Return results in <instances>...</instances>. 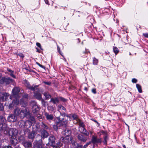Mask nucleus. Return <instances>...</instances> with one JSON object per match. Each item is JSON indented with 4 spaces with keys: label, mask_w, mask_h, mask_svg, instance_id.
Instances as JSON below:
<instances>
[{
    "label": "nucleus",
    "mask_w": 148,
    "mask_h": 148,
    "mask_svg": "<svg viewBox=\"0 0 148 148\" xmlns=\"http://www.w3.org/2000/svg\"><path fill=\"white\" fill-rule=\"evenodd\" d=\"M18 133L17 130L15 129H11L9 130V132L8 134L12 136L10 142L11 143L14 145H15L18 143V141L16 138V136Z\"/></svg>",
    "instance_id": "nucleus-1"
},
{
    "label": "nucleus",
    "mask_w": 148,
    "mask_h": 148,
    "mask_svg": "<svg viewBox=\"0 0 148 148\" xmlns=\"http://www.w3.org/2000/svg\"><path fill=\"white\" fill-rule=\"evenodd\" d=\"M73 139L72 137L71 136H66L64 138L62 137L61 138V140H63L65 143L72 144L75 146V148H82V146L78 145L77 143L74 141L73 142Z\"/></svg>",
    "instance_id": "nucleus-2"
},
{
    "label": "nucleus",
    "mask_w": 148,
    "mask_h": 148,
    "mask_svg": "<svg viewBox=\"0 0 148 148\" xmlns=\"http://www.w3.org/2000/svg\"><path fill=\"white\" fill-rule=\"evenodd\" d=\"M20 92V90L19 88L17 87H15L12 90V96L14 98H18V97H20L21 95Z\"/></svg>",
    "instance_id": "nucleus-3"
},
{
    "label": "nucleus",
    "mask_w": 148,
    "mask_h": 148,
    "mask_svg": "<svg viewBox=\"0 0 148 148\" xmlns=\"http://www.w3.org/2000/svg\"><path fill=\"white\" fill-rule=\"evenodd\" d=\"M74 122L75 123L78 124L80 126L79 127V130L81 132L84 133V132L86 131V130L84 127V125L83 123L79 119H77V121L76 122L74 121Z\"/></svg>",
    "instance_id": "nucleus-4"
},
{
    "label": "nucleus",
    "mask_w": 148,
    "mask_h": 148,
    "mask_svg": "<svg viewBox=\"0 0 148 148\" xmlns=\"http://www.w3.org/2000/svg\"><path fill=\"white\" fill-rule=\"evenodd\" d=\"M29 123V127H30L32 125V123L29 121H26L25 122L21 120L18 122V125L20 127H25L26 126H27V123Z\"/></svg>",
    "instance_id": "nucleus-5"
},
{
    "label": "nucleus",
    "mask_w": 148,
    "mask_h": 148,
    "mask_svg": "<svg viewBox=\"0 0 148 148\" xmlns=\"http://www.w3.org/2000/svg\"><path fill=\"white\" fill-rule=\"evenodd\" d=\"M20 103L18 100L17 98L13 100L12 103H10L9 106L7 105L8 108L10 109H12L14 107H15L16 106L18 105Z\"/></svg>",
    "instance_id": "nucleus-6"
},
{
    "label": "nucleus",
    "mask_w": 148,
    "mask_h": 148,
    "mask_svg": "<svg viewBox=\"0 0 148 148\" xmlns=\"http://www.w3.org/2000/svg\"><path fill=\"white\" fill-rule=\"evenodd\" d=\"M31 105L32 106V110L34 113H35L39 110V108L35 101L31 102Z\"/></svg>",
    "instance_id": "nucleus-7"
},
{
    "label": "nucleus",
    "mask_w": 148,
    "mask_h": 148,
    "mask_svg": "<svg viewBox=\"0 0 148 148\" xmlns=\"http://www.w3.org/2000/svg\"><path fill=\"white\" fill-rule=\"evenodd\" d=\"M55 141V139L53 136H50L49 138V142L47 144V145L53 146V148H54L55 147V146H54Z\"/></svg>",
    "instance_id": "nucleus-8"
},
{
    "label": "nucleus",
    "mask_w": 148,
    "mask_h": 148,
    "mask_svg": "<svg viewBox=\"0 0 148 148\" xmlns=\"http://www.w3.org/2000/svg\"><path fill=\"white\" fill-rule=\"evenodd\" d=\"M9 94L8 93L3 92L0 93V101H4L6 100Z\"/></svg>",
    "instance_id": "nucleus-9"
},
{
    "label": "nucleus",
    "mask_w": 148,
    "mask_h": 148,
    "mask_svg": "<svg viewBox=\"0 0 148 148\" xmlns=\"http://www.w3.org/2000/svg\"><path fill=\"white\" fill-rule=\"evenodd\" d=\"M25 85L28 88L33 91H34L36 90L37 89L38 87V86H31L29 83L26 81H25Z\"/></svg>",
    "instance_id": "nucleus-10"
},
{
    "label": "nucleus",
    "mask_w": 148,
    "mask_h": 148,
    "mask_svg": "<svg viewBox=\"0 0 148 148\" xmlns=\"http://www.w3.org/2000/svg\"><path fill=\"white\" fill-rule=\"evenodd\" d=\"M28 114V110L27 109L25 108L21 110L19 116L21 118H23L25 117Z\"/></svg>",
    "instance_id": "nucleus-11"
},
{
    "label": "nucleus",
    "mask_w": 148,
    "mask_h": 148,
    "mask_svg": "<svg viewBox=\"0 0 148 148\" xmlns=\"http://www.w3.org/2000/svg\"><path fill=\"white\" fill-rule=\"evenodd\" d=\"M28 97V95L27 94L25 95L23 97L21 100L20 102V103L22 105L23 107H25L26 106L27 102V98Z\"/></svg>",
    "instance_id": "nucleus-12"
},
{
    "label": "nucleus",
    "mask_w": 148,
    "mask_h": 148,
    "mask_svg": "<svg viewBox=\"0 0 148 148\" xmlns=\"http://www.w3.org/2000/svg\"><path fill=\"white\" fill-rule=\"evenodd\" d=\"M16 120V117L13 114L10 115L8 118V121L10 122H14Z\"/></svg>",
    "instance_id": "nucleus-13"
},
{
    "label": "nucleus",
    "mask_w": 148,
    "mask_h": 148,
    "mask_svg": "<svg viewBox=\"0 0 148 148\" xmlns=\"http://www.w3.org/2000/svg\"><path fill=\"white\" fill-rule=\"evenodd\" d=\"M45 115L47 119L49 121L53 120L54 118V116L53 115L49 114L47 112H45Z\"/></svg>",
    "instance_id": "nucleus-14"
},
{
    "label": "nucleus",
    "mask_w": 148,
    "mask_h": 148,
    "mask_svg": "<svg viewBox=\"0 0 148 148\" xmlns=\"http://www.w3.org/2000/svg\"><path fill=\"white\" fill-rule=\"evenodd\" d=\"M22 144L26 148L29 147H31L32 143L30 142L24 141L23 142Z\"/></svg>",
    "instance_id": "nucleus-15"
},
{
    "label": "nucleus",
    "mask_w": 148,
    "mask_h": 148,
    "mask_svg": "<svg viewBox=\"0 0 148 148\" xmlns=\"http://www.w3.org/2000/svg\"><path fill=\"white\" fill-rule=\"evenodd\" d=\"M67 117L68 118H69V119H73L74 121L76 122L77 121V119H79L78 118L77 116L75 114H73V115H70L69 116H66L65 117Z\"/></svg>",
    "instance_id": "nucleus-16"
},
{
    "label": "nucleus",
    "mask_w": 148,
    "mask_h": 148,
    "mask_svg": "<svg viewBox=\"0 0 148 148\" xmlns=\"http://www.w3.org/2000/svg\"><path fill=\"white\" fill-rule=\"evenodd\" d=\"M77 138L79 140L83 142H85L87 140L86 138L81 134H79L78 135Z\"/></svg>",
    "instance_id": "nucleus-17"
},
{
    "label": "nucleus",
    "mask_w": 148,
    "mask_h": 148,
    "mask_svg": "<svg viewBox=\"0 0 148 148\" xmlns=\"http://www.w3.org/2000/svg\"><path fill=\"white\" fill-rule=\"evenodd\" d=\"M34 97L37 99L40 100L42 98L41 94L38 92H35L34 94Z\"/></svg>",
    "instance_id": "nucleus-18"
},
{
    "label": "nucleus",
    "mask_w": 148,
    "mask_h": 148,
    "mask_svg": "<svg viewBox=\"0 0 148 148\" xmlns=\"http://www.w3.org/2000/svg\"><path fill=\"white\" fill-rule=\"evenodd\" d=\"M62 133L63 134H64L66 136H69L71 133V132L69 130L66 129Z\"/></svg>",
    "instance_id": "nucleus-19"
},
{
    "label": "nucleus",
    "mask_w": 148,
    "mask_h": 148,
    "mask_svg": "<svg viewBox=\"0 0 148 148\" xmlns=\"http://www.w3.org/2000/svg\"><path fill=\"white\" fill-rule=\"evenodd\" d=\"M41 136L42 138H45L47 137L49 135L48 133L45 130H42L41 132Z\"/></svg>",
    "instance_id": "nucleus-20"
},
{
    "label": "nucleus",
    "mask_w": 148,
    "mask_h": 148,
    "mask_svg": "<svg viewBox=\"0 0 148 148\" xmlns=\"http://www.w3.org/2000/svg\"><path fill=\"white\" fill-rule=\"evenodd\" d=\"M60 117H59L60 121V123L62 125H66L67 123V121L66 120V119H62Z\"/></svg>",
    "instance_id": "nucleus-21"
},
{
    "label": "nucleus",
    "mask_w": 148,
    "mask_h": 148,
    "mask_svg": "<svg viewBox=\"0 0 148 148\" xmlns=\"http://www.w3.org/2000/svg\"><path fill=\"white\" fill-rule=\"evenodd\" d=\"M4 83L5 84H7L9 83L12 81V80L9 77H4Z\"/></svg>",
    "instance_id": "nucleus-22"
},
{
    "label": "nucleus",
    "mask_w": 148,
    "mask_h": 148,
    "mask_svg": "<svg viewBox=\"0 0 148 148\" xmlns=\"http://www.w3.org/2000/svg\"><path fill=\"white\" fill-rule=\"evenodd\" d=\"M34 147V148H45L42 144L38 143L35 144Z\"/></svg>",
    "instance_id": "nucleus-23"
},
{
    "label": "nucleus",
    "mask_w": 148,
    "mask_h": 148,
    "mask_svg": "<svg viewBox=\"0 0 148 148\" xmlns=\"http://www.w3.org/2000/svg\"><path fill=\"white\" fill-rule=\"evenodd\" d=\"M21 110L18 108L16 109L14 111V113L15 115L16 116H19L21 112Z\"/></svg>",
    "instance_id": "nucleus-24"
},
{
    "label": "nucleus",
    "mask_w": 148,
    "mask_h": 148,
    "mask_svg": "<svg viewBox=\"0 0 148 148\" xmlns=\"http://www.w3.org/2000/svg\"><path fill=\"white\" fill-rule=\"evenodd\" d=\"M17 141H18V142H22L23 144V142L25 141V138L22 136H20L18 138Z\"/></svg>",
    "instance_id": "nucleus-25"
},
{
    "label": "nucleus",
    "mask_w": 148,
    "mask_h": 148,
    "mask_svg": "<svg viewBox=\"0 0 148 148\" xmlns=\"http://www.w3.org/2000/svg\"><path fill=\"white\" fill-rule=\"evenodd\" d=\"M51 102H52L54 104H57L58 102V100L57 98H51Z\"/></svg>",
    "instance_id": "nucleus-26"
},
{
    "label": "nucleus",
    "mask_w": 148,
    "mask_h": 148,
    "mask_svg": "<svg viewBox=\"0 0 148 148\" xmlns=\"http://www.w3.org/2000/svg\"><path fill=\"white\" fill-rule=\"evenodd\" d=\"M136 87L138 90V92L139 93H142V90L141 86L138 84H136Z\"/></svg>",
    "instance_id": "nucleus-27"
},
{
    "label": "nucleus",
    "mask_w": 148,
    "mask_h": 148,
    "mask_svg": "<svg viewBox=\"0 0 148 148\" xmlns=\"http://www.w3.org/2000/svg\"><path fill=\"white\" fill-rule=\"evenodd\" d=\"M35 133H30L28 135V137L29 138H33L35 136Z\"/></svg>",
    "instance_id": "nucleus-28"
},
{
    "label": "nucleus",
    "mask_w": 148,
    "mask_h": 148,
    "mask_svg": "<svg viewBox=\"0 0 148 148\" xmlns=\"http://www.w3.org/2000/svg\"><path fill=\"white\" fill-rule=\"evenodd\" d=\"M62 145V143L60 141H59L57 143L56 145L55 146L54 148H60Z\"/></svg>",
    "instance_id": "nucleus-29"
},
{
    "label": "nucleus",
    "mask_w": 148,
    "mask_h": 148,
    "mask_svg": "<svg viewBox=\"0 0 148 148\" xmlns=\"http://www.w3.org/2000/svg\"><path fill=\"white\" fill-rule=\"evenodd\" d=\"M44 95L47 99L50 98L51 97V95L48 93L45 92L44 93Z\"/></svg>",
    "instance_id": "nucleus-30"
},
{
    "label": "nucleus",
    "mask_w": 148,
    "mask_h": 148,
    "mask_svg": "<svg viewBox=\"0 0 148 148\" xmlns=\"http://www.w3.org/2000/svg\"><path fill=\"white\" fill-rule=\"evenodd\" d=\"M113 51L116 54H117L119 52L118 49L116 47H113Z\"/></svg>",
    "instance_id": "nucleus-31"
},
{
    "label": "nucleus",
    "mask_w": 148,
    "mask_h": 148,
    "mask_svg": "<svg viewBox=\"0 0 148 148\" xmlns=\"http://www.w3.org/2000/svg\"><path fill=\"white\" fill-rule=\"evenodd\" d=\"M98 63V60L95 58H93V64L95 65H96Z\"/></svg>",
    "instance_id": "nucleus-32"
},
{
    "label": "nucleus",
    "mask_w": 148,
    "mask_h": 148,
    "mask_svg": "<svg viewBox=\"0 0 148 148\" xmlns=\"http://www.w3.org/2000/svg\"><path fill=\"white\" fill-rule=\"evenodd\" d=\"M58 110H60L62 109V110H66L65 108H64L63 106H62V105H58Z\"/></svg>",
    "instance_id": "nucleus-33"
},
{
    "label": "nucleus",
    "mask_w": 148,
    "mask_h": 148,
    "mask_svg": "<svg viewBox=\"0 0 148 148\" xmlns=\"http://www.w3.org/2000/svg\"><path fill=\"white\" fill-rule=\"evenodd\" d=\"M97 139V138L96 137H93L92 139V143H96V141Z\"/></svg>",
    "instance_id": "nucleus-34"
},
{
    "label": "nucleus",
    "mask_w": 148,
    "mask_h": 148,
    "mask_svg": "<svg viewBox=\"0 0 148 148\" xmlns=\"http://www.w3.org/2000/svg\"><path fill=\"white\" fill-rule=\"evenodd\" d=\"M60 124V122L57 124V125H53V128L55 130H57L58 129V124Z\"/></svg>",
    "instance_id": "nucleus-35"
},
{
    "label": "nucleus",
    "mask_w": 148,
    "mask_h": 148,
    "mask_svg": "<svg viewBox=\"0 0 148 148\" xmlns=\"http://www.w3.org/2000/svg\"><path fill=\"white\" fill-rule=\"evenodd\" d=\"M4 77L0 79V84H4Z\"/></svg>",
    "instance_id": "nucleus-36"
},
{
    "label": "nucleus",
    "mask_w": 148,
    "mask_h": 148,
    "mask_svg": "<svg viewBox=\"0 0 148 148\" xmlns=\"http://www.w3.org/2000/svg\"><path fill=\"white\" fill-rule=\"evenodd\" d=\"M42 126L44 128L46 129H47L48 128V127H47V126L46 125H45V124H44V123H42Z\"/></svg>",
    "instance_id": "nucleus-37"
},
{
    "label": "nucleus",
    "mask_w": 148,
    "mask_h": 148,
    "mask_svg": "<svg viewBox=\"0 0 148 148\" xmlns=\"http://www.w3.org/2000/svg\"><path fill=\"white\" fill-rule=\"evenodd\" d=\"M40 100L41 101V102H42V104L43 106H45L46 105L45 104L46 102L43 99H42V98L41 99H40Z\"/></svg>",
    "instance_id": "nucleus-38"
},
{
    "label": "nucleus",
    "mask_w": 148,
    "mask_h": 148,
    "mask_svg": "<svg viewBox=\"0 0 148 148\" xmlns=\"http://www.w3.org/2000/svg\"><path fill=\"white\" fill-rule=\"evenodd\" d=\"M3 110V104L0 103V110Z\"/></svg>",
    "instance_id": "nucleus-39"
},
{
    "label": "nucleus",
    "mask_w": 148,
    "mask_h": 148,
    "mask_svg": "<svg viewBox=\"0 0 148 148\" xmlns=\"http://www.w3.org/2000/svg\"><path fill=\"white\" fill-rule=\"evenodd\" d=\"M92 92L94 94L96 93V89L95 88H92L91 90Z\"/></svg>",
    "instance_id": "nucleus-40"
},
{
    "label": "nucleus",
    "mask_w": 148,
    "mask_h": 148,
    "mask_svg": "<svg viewBox=\"0 0 148 148\" xmlns=\"http://www.w3.org/2000/svg\"><path fill=\"white\" fill-rule=\"evenodd\" d=\"M36 45L38 47H39L40 49H42L40 43L37 42L36 43Z\"/></svg>",
    "instance_id": "nucleus-41"
},
{
    "label": "nucleus",
    "mask_w": 148,
    "mask_h": 148,
    "mask_svg": "<svg viewBox=\"0 0 148 148\" xmlns=\"http://www.w3.org/2000/svg\"><path fill=\"white\" fill-rule=\"evenodd\" d=\"M137 80L135 78L132 79V82L133 83H136L137 82Z\"/></svg>",
    "instance_id": "nucleus-42"
},
{
    "label": "nucleus",
    "mask_w": 148,
    "mask_h": 148,
    "mask_svg": "<svg viewBox=\"0 0 148 148\" xmlns=\"http://www.w3.org/2000/svg\"><path fill=\"white\" fill-rule=\"evenodd\" d=\"M36 64H37L39 66H40V67H41L43 68V69H44L45 68V67L44 66H42L40 64H39V63H38V62H36Z\"/></svg>",
    "instance_id": "nucleus-43"
},
{
    "label": "nucleus",
    "mask_w": 148,
    "mask_h": 148,
    "mask_svg": "<svg viewBox=\"0 0 148 148\" xmlns=\"http://www.w3.org/2000/svg\"><path fill=\"white\" fill-rule=\"evenodd\" d=\"M45 84H47V85H50L51 84V83L50 82H43Z\"/></svg>",
    "instance_id": "nucleus-44"
},
{
    "label": "nucleus",
    "mask_w": 148,
    "mask_h": 148,
    "mask_svg": "<svg viewBox=\"0 0 148 148\" xmlns=\"http://www.w3.org/2000/svg\"><path fill=\"white\" fill-rule=\"evenodd\" d=\"M101 141V140L100 139H97L96 143H100Z\"/></svg>",
    "instance_id": "nucleus-45"
},
{
    "label": "nucleus",
    "mask_w": 148,
    "mask_h": 148,
    "mask_svg": "<svg viewBox=\"0 0 148 148\" xmlns=\"http://www.w3.org/2000/svg\"><path fill=\"white\" fill-rule=\"evenodd\" d=\"M57 49H58V52H59L60 53L62 56V53L60 51V48L58 46L57 47Z\"/></svg>",
    "instance_id": "nucleus-46"
},
{
    "label": "nucleus",
    "mask_w": 148,
    "mask_h": 148,
    "mask_svg": "<svg viewBox=\"0 0 148 148\" xmlns=\"http://www.w3.org/2000/svg\"><path fill=\"white\" fill-rule=\"evenodd\" d=\"M18 56H19L20 57L22 58H23L24 57V56L23 54L20 53L18 54H17Z\"/></svg>",
    "instance_id": "nucleus-47"
},
{
    "label": "nucleus",
    "mask_w": 148,
    "mask_h": 148,
    "mask_svg": "<svg viewBox=\"0 0 148 148\" xmlns=\"http://www.w3.org/2000/svg\"><path fill=\"white\" fill-rule=\"evenodd\" d=\"M29 119H30L31 121L33 122H34L35 121V119L33 117H31Z\"/></svg>",
    "instance_id": "nucleus-48"
},
{
    "label": "nucleus",
    "mask_w": 148,
    "mask_h": 148,
    "mask_svg": "<svg viewBox=\"0 0 148 148\" xmlns=\"http://www.w3.org/2000/svg\"><path fill=\"white\" fill-rule=\"evenodd\" d=\"M3 148H12L11 146H5L3 147Z\"/></svg>",
    "instance_id": "nucleus-49"
},
{
    "label": "nucleus",
    "mask_w": 148,
    "mask_h": 148,
    "mask_svg": "<svg viewBox=\"0 0 148 148\" xmlns=\"http://www.w3.org/2000/svg\"><path fill=\"white\" fill-rule=\"evenodd\" d=\"M144 36L146 38H148V34L145 33L143 34Z\"/></svg>",
    "instance_id": "nucleus-50"
},
{
    "label": "nucleus",
    "mask_w": 148,
    "mask_h": 148,
    "mask_svg": "<svg viewBox=\"0 0 148 148\" xmlns=\"http://www.w3.org/2000/svg\"><path fill=\"white\" fill-rule=\"evenodd\" d=\"M90 144V142L87 143L86 145H84V148H86Z\"/></svg>",
    "instance_id": "nucleus-51"
},
{
    "label": "nucleus",
    "mask_w": 148,
    "mask_h": 148,
    "mask_svg": "<svg viewBox=\"0 0 148 148\" xmlns=\"http://www.w3.org/2000/svg\"><path fill=\"white\" fill-rule=\"evenodd\" d=\"M107 136H106L104 138V143H106V139H107Z\"/></svg>",
    "instance_id": "nucleus-52"
},
{
    "label": "nucleus",
    "mask_w": 148,
    "mask_h": 148,
    "mask_svg": "<svg viewBox=\"0 0 148 148\" xmlns=\"http://www.w3.org/2000/svg\"><path fill=\"white\" fill-rule=\"evenodd\" d=\"M10 75L12 77H13L14 78H16V77L14 75V74L12 73H11L10 74Z\"/></svg>",
    "instance_id": "nucleus-53"
},
{
    "label": "nucleus",
    "mask_w": 148,
    "mask_h": 148,
    "mask_svg": "<svg viewBox=\"0 0 148 148\" xmlns=\"http://www.w3.org/2000/svg\"><path fill=\"white\" fill-rule=\"evenodd\" d=\"M45 2L47 4H49V2L48 0H45Z\"/></svg>",
    "instance_id": "nucleus-54"
},
{
    "label": "nucleus",
    "mask_w": 148,
    "mask_h": 148,
    "mask_svg": "<svg viewBox=\"0 0 148 148\" xmlns=\"http://www.w3.org/2000/svg\"><path fill=\"white\" fill-rule=\"evenodd\" d=\"M85 131H84V132H85ZM84 134H85L87 136H88L89 135V133L88 132H87V133H84Z\"/></svg>",
    "instance_id": "nucleus-55"
},
{
    "label": "nucleus",
    "mask_w": 148,
    "mask_h": 148,
    "mask_svg": "<svg viewBox=\"0 0 148 148\" xmlns=\"http://www.w3.org/2000/svg\"><path fill=\"white\" fill-rule=\"evenodd\" d=\"M36 50H37L36 51H37V52H39V53L40 52V50H39L37 48H36Z\"/></svg>",
    "instance_id": "nucleus-56"
},
{
    "label": "nucleus",
    "mask_w": 148,
    "mask_h": 148,
    "mask_svg": "<svg viewBox=\"0 0 148 148\" xmlns=\"http://www.w3.org/2000/svg\"><path fill=\"white\" fill-rule=\"evenodd\" d=\"M8 71H9V72H11L12 73V71L11 70H8Z\"/></svg>",
    "instance_id": "nucleus-57"
},
{
    "label": "nucleus",
    "mask_w": 148,
    "mask_h": 148,
    "mask_svg": "<svg viewBox=\"0 0 148 148\" xmlns=\"http://www.w3.org/2000/svg\"><path fill=\"white\" fill-rule=\"evenodd\" d=\"M2 76V74L0 73V78Z\"/></svg>",
    "instance_id": "nucleus-58"
},
{
    "label": "nucleus",
    "mask_w": 148,
    "mask_h": 148,
    "mask_svg": "<svg viewBox=\"0 0 148 148\" xmlns=\"http://www.w3.org/2000/svg\"><path fill=\"white\" fill-rule=\"evenodd\" d=\"M123 147L124 148H126V147L125 146V145H123Z\"/></svg>",
    "instance_id": "nucleus-59"
},
{
    "label": "nucleus",
    "mask_w": 148,
    "mask_h": 148,
    "mask_svg": "<svg viewBox=\"0 0 148 148\" xmlns=\"http://www.w3.org/2000/svg\"><path fill=\"white\" fill-rule=\"evenodd\" d=\"M27 126H29V123H27Z\"/></svg>",
    "instance_id": "nucleus-60"
},
{
    "label": "nucleus",
    "mask_w": 148,
    "mask_h": 148,
    "mask_svg": "<svg viewBox=\"0 0 148 148\" xmlns=\"http://www.w3.org/2000/svg\"><path fill=\"white\" fill-rule=\"evenodd\" d=\"M95 121L96 123H98L96 121Z\"/></svg>",
    "instance_id": "nucleus-61"
},
{
    "label": "nucleus",
    "mask_w": 148,
    "mask_h": 148,
    "mask_svg": "<svg viewBox=\"0 0 148 148\" xmlns=\"http://www.w3.org/2000/svg\"><path fill=\"white\" fill-rule=\"evenodd\" d=\"M7 104V102H6V103H5V105H6V104Z\"/></svg>",
    "instance_id": "nucleus-62"
},
{
    "label": "nucleus",
    "mask_w": 148,
    "mask_h": 148,
    "mask_svg": "<svg viewBox=\"0 0 148 148\" xmlns=\"http://www.w3.org/2000/svg\"><path fill=\"white\" fill-rule=\"evenodd\" d=\"M85 90L87 89V88H85Z\"/></svg>",
    "instance_id": "nucleus-63"
},
{
    "label": "nucleus",
    "mask_w": 148,
    "mask_h": 148,
    "mask_svg": "<svg viewBox=\"0 0 148 148\" xmlns=\"http://www.w3.org/2000/svg\"><path fill=\"white\" fill-rule=\"evenodd\" d=\"M10 98L11 99H12V97H10Z\"/></svg>",
    "instance_id": "nucleus-64"
}]
</instances>
